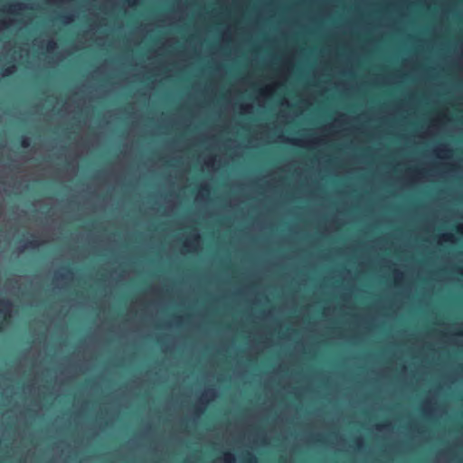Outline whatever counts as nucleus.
<instances>
[{"label": "nucleus", "instance_id": "obj_9", "mask_svg": "<svg viewBox=\"0 0 463 463\" xmlns=\"http://www.w3.org/2000/svg\"><path fill=\"white\" fill-rule=\"evenodd\" d=\"M442 238H443L444 241H449L452 240V235L451 234H443Z\"/></svg>", "mask_w": 463, "mask_h": 463}, {"label": "nucleus", "instance_id": "obj_15", "mask_svg": "<svg viewBox=\"0 0 463 463\" xmlns=\"http://www.w3.org/2000/svg\"><path fill=\"white\" fill-rule=\"evenodd\" d=\"M203 190H205V191H209V189L207 187H203Z\"/></svg>", "mask_w": 463, "mask_h": 463}, {"label": "nucleus", "instance_id": "obj_3", "mask_svg": "<svg viewBox=\"0 0 463 463\" xmlns=\"http://www.w3.org/2000/svg\"><path fill=\"white\" fill-rule=\"evenodd\" d=\"M41 245V241H38V240H31V241H28L23 247V249H21V251H23L25 249H36L38 248L39 246Z\"/></svg>", "mask_w": 463, "mask_h": 463}, {"label": "nucleus", "instance_id": "obj_5", "mask_svg": "<svg viewBox=\"0 0 463 463\" xmlns=\"http://www.w3.org/2000/svg\"><path fill=\"white\" fill-rule=\"evenodd\" d=\"M15 71V66L14 65H11V66H8L6 68H5L2 71V76L3 77H9L11 76Z\"/></svg>", "mask_w": 463, "mask_h": 463}, {"label": "nucleus", "instance_id": "obj_12", "mask_svg": "<svg viewBox=\"0 0 463 463\" xmlns=\"http://www.w3.org/2000/svg\"><path fill=\"white\" fill-rule=\"evenodd\" d=\"M457 232L462 233L463 232V226H458L457 227Z\"/></svg>", "mask_w": 463, "mask_h": 463}, {"label": "nucleus", "instance_id": "obj_11", "mask_svg": "<svg viewBox=\"0 0 463 463\" xmlns=\"http://www.w3.org/2000/svg\"><path fill=\"white\" fill-rule=\"evenodd\" d=\"M62 18H63V21H62L63 23H68L69 21L71 20V16H63Z\"/></svg>", "mask_w": 463, "mask_h": 463}, {"label": "nucleus", "instance_id": "obj_1", "mask_svg": "<svg viewBox=\"0 0 463 463\" xmlns=\"http://www.w3.org/2000/svg\"><path fill=\"white\" fill-rule=\"evenodd\" d=\"M75 269L71 264H65L54 271V279L57 280H68L74 277Z\"/></svg>", "mask_w": 463, "mask_h": 463}, {"label": "nucleus", "instance_id": "obj_13", "mask_svg": "<svg viewBox=\"0 0 463 463\" xmlns=\"http://www.w3.org/2000/svg\"><path fill=\"white\" fill-rule=\"evenodd\" d=\"M12 7H14V8H18V9H21L22 8V4H15V5H13Z\"/></svg>", "mask_w": 463, "mask_h": 463}, {"label": "nucleus", "instance_id": "obj_2", "mask_svg": "<svg viewBox=\"0 0 463 463\" xmlns=\"http://www.w3.org/2000/svg\"><path fill=\"white\" fill-rule=\"evenodd\" d=\"M12 303L8 300H0V313L4 315V320L11 317Z\"/></svg>", "mask_w": 463, "mask_h": 463}, {"label": "nucleus", "instance_id": "obj_14", "mask_svg": "<svg viewBox=\"0 0 463 463\" xmlns=\"http://www.w3.org/2000/svg\"><path fill=\"white\" fill-rule=\"evenodd\" d=\"M360 441H361V439H357V445H358V446L360 445Z\"/></svg>", "mask_w": 463, "mask_h": 463}, {"label": "nucleus", "instance_id": "obj_7", "mask_svg": "<svg viewBox=\"0 0 463 463\" xmlns=\"http://www.w3.org/2000/svg\"><path fill=\"white\" fill-rule=\"evenodd\" d=\"M20 145H21V146H22V147H24V148H27V147H29V146H30V145H31V140H30V138H29V137H22L21 141H20Z\"/></svg>", "mask_w": 463, "mask_h": 463}, {"label": "nucleus", "instance_id": "obj_16", "mask_svg": "<svg viewBox=\"0 0 463 463\" xmlns=\"http://www.w3.org/2000/svg\"><path fill=\"white\" fill-rule=\"evenodd\" d=\"M209 392H211L212 394H214V392H213V391H209ZM206 393H208V392Z\"/></svg>", "mask_w": 463, "mask_h": 463}, {"label": "nucleus", "instance_id": "obj_10", "mask_svg": "<svg viewBox=\"0 0 463 463\" xmlns=\"http://www.w3.org/2000/svg\"><path fill=\"white\" fill-rule=\"evenodd\" d=\"M15 289L20 290L22 288L18 287ZM40 289H46L45 288H41ZM52 289H68L67 288H52Z\"/></svg>", "mask_w": 463, "mask_h": 463}, {"label": "nucleus", "instance_id": "obj_4", "mask_svg": "<svg viewBox=\"0 0 463 463\" xmlns=\"http://www.w3.org/2000/svg\"><path fill=\"white\" fill-rule=\"evenodd\" d=\"M243 462L245 463H257V458L250 452H246L243 457Z\"/></svg>", "mask_w": 463, "mask_h": 463}, {"label": "nucleus", "instance_id": "obj_8", "mask_svg": "<svg viewBox=\"0 0 463 463\" xmlns=\"http://www.w3.org/2000/svg\"><path fill=\"white\" fill-rule=\"evenodd\" d=\"M56 47V43L52 41L49 42L47 44V50L52 51Z\"/></svg>", "mask_w": 463, "mask_h": 463}, {"label": "nucleus", "instance_id": "obj_6", "mask_svg": "<svg viewBox=\"0 0 463 463\" xmlns=\"http://www.w3.org/2000/svg\"><path fill=\"white\" fill-rule=\"evenodd\" d=\"M223 460H224V463H234V461H235L234 455L230 452H226V453H224Z\"/></svg>", "mask_w": 463, "mask_h": 463}]
</instances>
